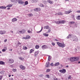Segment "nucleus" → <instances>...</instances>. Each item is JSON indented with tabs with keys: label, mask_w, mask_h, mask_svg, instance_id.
Returning <instances> with one entry per match:
<instances>
[{
	"label": "nucleus",
	"mask_w": 80,
	"mask_h": 80,
	"mask_svg": "<svg viewBox=\"0 0 80 80\" xmlns=\"http://www.w3.org/2000/svg\"><path fill=\"white\" fill-rule=\"evenodd\" d=\"M51 58H52V57L48 56V61H50V60H51Z\"/></svg>",
	"instance_id": "obj_30"
},
{
	"label": "nucleus",
	"mask_w": 80,
	"mask_h": 80,
	"mask_svg": "<svg viewBox=\"0 0 80 80\" xmlns=\"http://www.w3.org/2000/svg\"><path fill=\"white\" fill-rule=\"evenodd\" d=\"M38 5L40 7H44V6L43 4L42 3H39L38 4Z\"/></svg>",
	"instance_id": "obj_15"
},
{
	"label": "nucleus",
	"mask_w": 80,
	"mask_h": 80,
	"mask_svg": "<svg viewBox=\"0 0 80 80\" xmlns=\"http://www.w3.org/2000/svg\"><path fill=\"white\" fill-rule=\"evenodd\" d=\"M34 11H36V12H38V10L37 8H35L34 9Z\"/></svg>",
	"instance_id": "obj_47"
},
{
	"label": "nucleus",
	"mask_w": 80,
	"mask_h": 80,
	"mask_svg": "<svg viewBox=\"0 0 80 80\" xmlns=\"http://www.w3.org/2000/svg\"><path fill=\"white\" fill-rule=\"evenodd\" d=\"M39 45H37L35 46V48L36 49H38V48H39Z\"/></svg>",
	"instance_id": "obj_23"
},
{
	"label": "nucleus",
	"mask_w": 80,
	"mask_h": 80,
	"mask_svg": "<svg viewBox=\"0 0 80 80\" xmlns=\"http://www.w3.org/2000/svg\"><path fill=\"white\" fill-rule=\"evenodd\" d=\"M38 53H39L38 51H37L35 52L34 54V57H37L38 55Z\"/></svg>",
	"instance_id": "obj_16"
},
{
	"label": "nucleus",
	"mask_w": 80,
	"mask_h": 80,
	"mask_svg": "<svg viewBox=\"0 0 80 80\" xmlns=\"http://www.w3.org/2000/svg\"><path fill=\"white\" fill-rule=\"evenodd\" d=\"M2 80V76H0V80Z\"/></svg>",
	"instance_id": "obj_52"
},
{
	"label": "nucleus",
	"mask_w": 80,
	"mask_h": 80,
	"mask_svg": "<svg viewBox=\"0 0 80 80\" xmlns=\"http://www.w3.org/2000/svg\"><path fill=\"white\" fill-rule=\"evenodd\" d=\"M19 33L20 34H21V33H23V31H19Z\"/></svg>",
	"instance_id": "obj_41"
},
{
	"label": "nucleus",
	"mask_w": 80,
	"mask_h": 80,
	"mask_svg": "<svg viewBox=\"0 0 80 80\" xmlns=\"http://www.w3.org/2000/svg\"><path fill=\"white\" fill-rule=\"evenodd\" d=\"M7 39H5V40H4V42H7Z\"/></svg>",
	"instance_id": "obj_62"
},
{
	"label": "nucleus",
	"mask_w": 80,
	"mask_h": 80,
	"mask_svg": "<svg viewBox=\"0 0 80 80\" xmlns=\"http://www.w3.org/2000/svg\"><path fill=\"white\" fill-rule=\"evenodd\" d=\"M6 51V50L5 49H2V52H5Z\"/></svg>",
	"instance_id": "obj_55"
},
{
	"label": "nucleus",
	"mask_w": 80,
	"mask_h": 80,
	"mask_svg": "<svg viewBox=\"0 0 80 80\" xmlns=\"http://www.w3.org/2000/svg\"><path fill=\"white\" fill-rule=\"evenodd\" d=\"M52 44L53 46H55V43H54L53 42L52 43Z\"/></svg>",
	"instance_id": "obj_54"
},
{
	"label": "nucleus",
	"mask_w": 80,
	"mask_h": 80,
	"mask_svg": "<svg viewBox=\"0 0 80 80\" xmlns=\"http://www.w3.org/2000/svg\"><path fill=\"white\" fill-rule=\"evenodd\" d=\"M17 21V19L16 18H13L12 19V22H16V21Z\"/></svg>",
	"instance_id": "obj_18"
},
{
	"label": "nucleus",
	"mask_w": 80,
	"mask_h": 80,
	"mask_svg": "<svg viewBox=\"0 0 80 80\" xmlns=\"http://www.w3.org/2000/svg\"><path fill=\"white\" fill-rule=\"evenodd\" d=\"M6 33V31L5 30H1L0 31V34L1 35H4Z\"/></svg>",
	"instance_id": "obj_6"
},
{
	"label": "nucleus",
	"mask_w": 80,
	"mask_h": 80,
	"mask_svg": "<svg viewBox=\"0 0 80 80\" xmlns=\"http://www.w3.org/2000/svg\"><path fill=\"white\" fill-rule=\"evenodd\" d=\"M70 61L71 62H75L74 59V57L71 58H70Z\"/></svg>",
	"instance_id": "obj_12"
},
{
	"label": "nucleus",
	"mask_w": 80,
	"mask_h": 80,
	"mask_svg": "<svg viewBox=\"0 0 80 80\" xmlns=\"http://www.w3.org/2000/svg\"><path fill=\"white\" fill-rule=\"evenodd\" d=\"M47 2H48L50 4H53V2L52 1H51L50 0H48L47 1Z\"/></svg>",
	"instance_id": "obj_11"
},
{
	"label": "nucleus",
	"mask_w": 80,
	"mask_h": 80,
	"mask_svg": "<svg viewBox=\"0 0 80 80\" xmlns=\"http://www.w3.org/2000/svg\"><path fill=\"white\" fill-rule=\"evenodd\" d=\"M74 61H77V60H78V57H76V58L74 57Z\"/></svg>",
	"instance_id": "obj_26"
},
{
	"label": "nucleus",
	"mask_w": 80,
	"mask_h": 80,
	"mask_svg": "<svg viewBox=\"0 0 80 80\" xmlns=\"http://www.w3.org/2000/svg\"><path fill=\"white\" fill-rule=\"evenodd\" d=\"M75 41V42H78V38L77 37H74V40H73V41Z\"/></svg>",
	"instance_id": "obj_20"
},
{
	"label": "nucleus",
	"mask_w": 80,
	"mask_h": 80,
	"mask_svg": "<svg viewBox=\"0 0 80 80\" xmlns=\"http://www.w3.org/2000/svg\"><path fill=\"white\" fill-rule=\"evenodd\" d=\"M19 59H20V60H24L23 58H22V57H20V58H19Z\"/></svg>",
	"instance_id": "obj_48"
},
{
	"label": "nucleus",
	"mask_w": 80,
	"mask_h": 80,
	"mask_svg": "<svg viewBox=\"0 0 80 80\" xmlns=\"http://www.w3.org/2000/svg\"><path fill=\"white\" fill-rule=\"evenodd\" d=\"M38 0H32V3H36L37 2H38Z\"/></svg>",
	"instance_id": "obj_21"
},
{
	"label": "nucleus",
	"mask_w": 80,
	"mask_h": 80,
	"mask_svg": "<svg viewBox=\"0 0 80 80\" xmlns=\"http://www.w3.org/2000/svg\"><path fill=\"white\" fill-rule=\"evenodd\" d=\"M42 3H44V4H45V5L47 4V1H42Z\"/></svg>",
	"instance_id": "obj_35"
},
{
	"label": "nucleus",
	"mask_w": 80,
	"mask_h": 80,
	"mask_svg": "<svg viewBox=\"0 0 80 80\" xmlns=\"http://www.w3.org/2000/svg\"><path fill=\"white\" fill-rule=\"evenodd\" d=\"M11 2H14V3H15V0H11Z\"/></svg>",
	"instance_id": "obj_45"
},
{
	"label": "nucleus",
	"mask_w": 80,
	"mask_h": 80,
	"mask_svg": "<svg viewBox=\"0 0 80 80\" xmlns=\"http://www.w3.org/2000/svg\"><path fill=\"white\" fill-rule=\"evenodd\" d=\"M52 80H57V79L55 77V76H53L51 78Z\"/></svg>",
	"instance_id": "obj_19"
},
{
	"label": "nucleus",
	"mask_w": 80,
	"mask_h": 80,
	"mask_svg": "<svg viewBox=\"0 0 80 80\" xmlns=\"http://www.w3.org/2000/svg\"><path fill=\"white\" fill-rule=\"evenodd\" d=\"M19 0H15V3H17V2H18Z\"/></svg>",
	"instance_id": "obj_51"
},
{
	"label": "nucleus",
	"mask_w": 80,
	"mask_h": 80,
	"mask_svg": "<svg viewBox=\"0 0 80 80\" xmlns=\"http://www.w3.org/2000/svg\"><path fill=\"white\" fill-rule=\"evenodd\" d=\"M34 52V50L32 49H31L30 50L29 53H33V52Z\"/></svg>",
	"instance_id": "obj_27"
},
{
	"label": "nucleus",
	"mask_w": 80,
	"mask_h": 80,
	"mask_svg": "<svg viewBox=\"0 0 80 80\" xmlns=\"http://www.w3.org/2000/svg\"><path fill=\"white\" fill-rule=\"evenodd\" d=\"M22 39H27L26 38V37H23L22 38Z\"/></svg>",
	"instance_id": "obj_57"
},
{
	"label": "nucleus",
	"mask_w": 80,
	"mask_h": 80,
	"mask_svg": "<svg viewBox=\"0 0 80 80\" xmlns=\"http://www.w3.org/2000/svg\"><path fill=\"white\" fill-rule=\"evenodd\" d=\"M23 50H27V47H24L23 48Z\"/></svg>",
	"instance_id": "obj_43"
},
{
	"label": "nucleus",
	"mask_w": 80,
	"mask_h": 80,
	"mask_svg": "<svg viewBox=\"0 0 80 80\" xmlns=\"http://www.w3.org/2000/svg\"><path fill=\"white\" fill-rule=\"evenodd\" d=\"M42 30H43V27H42L41 29V30L39 31H37V33H40V32H41V31H42Z\"/></svg>",
	"instance_id": "obj_37"
},
{
	"label": "nucleus",
	"mask_w": 80,
	"mask_h": 80,
	"mask_svg": "<svg viewBox=\"0 0 80 80\" xmlns=\"http://www.w3.org/2000/svg\"><path fill=\"white\" fill-rule=\"evenodd\" d=\"M50 32H51V30L49 29L47 33H50Z\"/></svg>",
	"instance_id": "obj_49"
},
{
	"label": "nucleus",
	"mask_w": 80,
	"mask_h": 80,
	"mask_svg": "<svg viewBox=\"0 0 80 80\" xmlns=\"http://www.w3.org/2000/svg\"><path fill=\"white\" fill-rule=\"evenodd\" d=\"M32 28H30L29 30H28V33H32Z\"/></svg>",
	"instance_id": "obj_13"
},
{
	"label": "nucleus",
	"mask_w": 80,
	"mask_h": 80,
	"mask_svg": "<svg viewBox=\"0 0 80 80\" xmlns=\"http://www.w3.org/2000/svg\"><path fill=\"white\" fill-rule=\"evenodd\" d=\"M71 12H72V11H71V10H70L67 11H65L64 12V14H69V13H70Z\"/></svg>",
	"instance_id": "obj_3"
},
{
	"label": "nucleus",
	"mask_w": 80,
	"mask_h": 80,
	"mask_svg": "<svg viewBox=\"0 0 80 80\" xmlns=\"http://www.w3.org/2000/svg\"><path fill=\"white\" fill-rule=\"evenodd\" d=\"M65 23V21L62 20V21H60V23Z\"/></svg>",
	"instance_id": "obj_22"
},
{
	"label": "nucleus",
	"mask_w": 80,
	"mask_h": 80,
	"mask_svg": "<svg viewBox=\"0 0 80 80\" xmlns=\"http://www.w3.org/2000/svg\"><path fill=\"white\" fill-rule=\"evenodd\" d=\"M10 80H13V78H11L10 79Z\"/></svg>",
	"instance_id": "obj_58"
},
{
	"label": "nucleus",
	"mask_w": 80,
	"mask_h": 80,
	"mask_svg": "<svg viewBox=\"0 0 80 80\" xmlns=\"http://www.w3.org/2000/svg\"><path fill=\"white\" fill-rule=\"evenodd\" d=\"M19 67L21 69L23 70H25V67L23 66L22 65H20Z\"/></svg>",
	"instance_id": "obj_8"
},
{
	"label": "nucleus",
	"mask_w": 80,
	"mask_h": 80,
	"mask_svg": "<svg viewBox=\"0 0 80 80\" xmlns=\"http://www.w3.org/2000/svg\"><path fill=\"white\" fill-rule=\"evenodd\" d=\"M50 72V69H47L46 70V72Z\"/></svg>",
	"instance_id": "obj_38"
},
{
	"label": "nucleus",
	"mask_w": 80,
	"mask_h": 80,
	"mask_svg": "<svg viewBox=\"0 0 80 80\" xmlns=\"http://www.w3.org/2000/svg\"><path fill=\"white\" fill-rule=\"evenodd\" d=\"M56 23H57V24H60V21H58L57 22H55Z\"/></svg>",
	"instance_id": "obj_33"
},
{
	"label": "nucleus",
	"mask_w": 80,
	"mask_h": 80,
	"mask_svg": "<svg viewBox=\"0 0 80 80\" xmlns=\"http://www.w3.org/2000/svg\"><path fill=\"white\" fill-rule=\"evenodd\" d=\"M73 37V36L72 34L69 35L67 37V39H68V38H72Z\"/></svg>",
	"instance_id": "obj_9"
},
{
	"label": "nucleus",
	"mask_w": 80,
	"mask_h": 80,
	"mask_svg": "<svg viewBox=\"0 0 80 80\" xmlns=\"http://www.w3.org/2000/svg\"><path fill=\"white\" fill-rule=\"evenodd\" d=\"M58 14L59 15H63V13L61 12H58Z\"/></svg>",
	"instance_id": "obj_36"
},
{
	"label": "nucleus",
	"mask_w": 80,
	"mask_h": 80,
	"mask_svg": "<svg viewBox=\"0 0 80 80\" xmlns=\"http://www.w3.org/2000/svg\"><path fill=\"white\" fill-rule=\"evenodd\" d=\"M12 70L14 72H15L17 71V69H13Z\"/></svg>",
	"instance_id": "obj_40"
},
{
	"label": "nucleus",
	"mask_w": 80,
	"mask_h": 80,
	"mask_svg": "<svg viewBox=\"0 0 80 80\" xmlns=\"http://www.w3.org/2000/svg\"><path fill=\"white\" fill-rule=\"evenodd\" d=\"M77 48H78V49L79 50H80V47H79V46H77Z\"/></svg>",
	"instance_id": "obj_53"
},
{
	"label": "nucleus",
	"mask_w": 80,
	"mask_h": 80,
	"mask_svg": "<svg viewBox=\"0 0 80 80\" xmlns=\"http://www.w3.org/2000/svg\"><path fill=\"white\" fill-rule=\"evenodd\" d=\"M43 35L44 36H45V37H48V34L46 33H43Z\"/></svg>",
	"instance_id": "obj_24"
},
{
	"label": "nucleus",
	"mask_w": 80,
	"mask_h": 80,
	"mask_svg": "<svg viewBox=\"0 0 80 80\" xmlns=\"http://www.w3.org/2000/svg\"><path fill=\"white\" fill-rule=\"evenodd\" d=\"M72 17L74 18V20H75V16L74 15H72Z\"/></svg>",
	"instance_id": "obj_56"
},
{
	"label": "nucleus",
	"mask_w": 80,
	"mask_h": 80,
	"mask_svg": "<svg viewBox=\"0 0 80 80\" xmlns=\"http://www.w3.org/2000/svg\"><path fill=\"white\" fill-rule=\"evenodd\" d=\"M44 29H49V26H44L43 28Z\"/></svg>",
	"instance_id": "obj_14"
},
{
	"label": "nucleus",
	"mask_w": 80,
	"mask_h": 80,
	"mask_svg": "<svg viewBox=\"0 0 80 80\" xmlns=\"http://www.w3.org/2000/svg\"><path fill=\"white\" fill-rule=\"evenodd\" d=\"M46 67H50V62H47L46 63Z\"/></svg>",
	"instance_id": "obj_10"
},
{
	"label": "nucleus",
	"mask_w": 80,
	"mask_h": 80,
	"mask_svg": "<svg viewBox=\"0 0 80 80\" xmlns=\"http://www.w3.org/2000/svg\"><path fill=\"white\" fill-rule=\"evenodd\" d=\"M57 43L58 46L60 47L63 48L65 47V44L63 43H61L59 42H57Z\"/></svg>",
	"instance_id": "obj_1"
},
{
	"label": "nucleus",
	"mask_w": 80,
	"mask_h": 80,
	"mask_svg": "<svg viewBox=\"0 0 80 80\" xmlns=\"http://www.w3.org/2000/svg\"><path fill=\"white\" fill-rule=\"evenodd\" d=\"M24 2L22 0H19L18 1V3L20 5H23L24 4Z\"/></svg>",
	"instance_id": "obj_5"
},
{
	"label": "nucleus",
	"mask_w": 80,
	"mask_h": 80,
	"mask_svg": "<svg viewBox=\"0 0 80 80\" xmlns=\"http://www.w3.org/2000/svg\"><path fill=\"white\" fill-rule=\"evenodd\" d=\"M59 72L61 73H65L66 72V70L64 69H63L62 70H59Z\"/></svg>",
	"instance_id": "obj_4"
},
{
	"label": "nucleus",
	"mask_w": 80,
	"mask_h": 80,
	"mask_svg": "<svg viewBox=\"0 0 80 80\" xmlns=\"http://www.w3.org/2000/svg\"><path fill=\"white\" fill-rule=\"evenodd\" d=\"M37 9H38V11H40V10H41V9H40V8H37Z\"/></svg>",
	"instance_id": "obj_46"
},
{
	"label": "nucleus",
	"mask_w": 80,
	"mask_h": 80,
	"mask_svg": "<svg viewBox=\"0 0 80 80\" xmlns=\"http://www.w3.org/2000/svg\"><path fill=\"white\" fill-rule=\"evenodd\" d=\"M55 15H58V13H56L55 14Z\"/></svg>",
	"instance_id": "obj_61"
},
{
	"label": "nucleus",
	"mask_w": 80,
	"mask_h": 80,
	"mask_svg": "<svg viewBox=\"0 0 80 80\" xmlns=\"http://www.w3.org/2000/svg\"><path fill=\"white\" fill-rule=\"evenodd\" d=\"M14 62V61L13 59H9L8 60V62L10 64H11V63H13Z\"/></svg>",
	"instance_id": "obj_7"
},
{
	"label": "nucleus",
	"mask_w": 80,
	"mask_h": 80,
	"mask_svg": "<svg viewBox=\"0 0 80 80\" xmlns=\"http://www.w3.org/2000/svg\"><path fill=\"white\" fill-rule=\"evenodd\" d=\"M26 39H29V38H30V37L29 36H26Z\"/></svg>",
	"instance_id": "obj_32"
},
{
	"label": "nucleus",
	"mask_w": 80,
	"mask_h": 80,
	"mask_svg": "<svg viewBox=\"0 0 80 80\" xmlns=\"http://www.w3.org/2000/svg\"><path fill=\"white\" fill-rule=\"evenodd\" d=\"M5 64V62L3 61H0V65H4Z\"/></svg>",
	"instance_id": "obj_29"
},
{
	"label": "nucleus",
	"mask_w": 80,
	"mask_h": 80,
	"mask_svg": "<svg viewBox=\"0 0 80 80\" xmlns=\"http://www.w3.org/2000/svg\"><path fill=\"white\" fill-rule=\"evenodd\" d=\"M12 5L11 4H9L6 6V7H12Z\"/></svg>",
	"instance_id": "obj_25"
},
{
	"label": "nucleus",
	"mask_w": 80,
	"mask_h": 80,
	"mask_svg": "<svg viewBox=\"0 0 80 80\" xmlns=\"http://www.w3.org/2000/svg\"><path fill=\"white\" fill-rule=\"evenodd\" d=\"M42 50L47 49V48H48V46L46 45H43L42 46Z\"/></svg>",
	"instance_id": "obj_2"
},
{
	"label": "nucleus",
	"mask_w": 80,
	"mask_h": 80,
	"mask_svg": "<svg viewBox=\"0 0 80 80\" xmlns=\"http://www.w3.org/2000/svg\"><path fill=\"white\" fill-rule=\"evenodd\" d=\"M40 77H43V75L42 74H40Z\"/></svg>",
	"instance_id": "obj_63"
},
{
	"label": "nucleus",
	"mask_w": 80,
	"mask_h": 80,
	"mask_svg": "<svg viewBox=\"0 0 80 80\" xmlns=\"http://www.w3.org/2000/svg\"><path fill=\"white\" fill-rule=\"evenodd\" d=\"M71 78L72 77L70 75L68 77V80H69V79H71Z\"/></svg>",
	"instance_id": "obj_42"
},
{
	"label": "nucleus",
	"mask_w": 80,
	"mask_h": 80,
	"mask_svg": "<svg viewBox=\"0 0 80 80\" xmlns=\"http://www.w3.org/2000/svg\"><path fill=\"white\" fill-rule=\"evenodd\" d=\"M28 1H26L25 2V4H24L23 5V6H25V5H28Z\"/></svg>",
	"instance_id": "obj_28"
},
{
	"label": "nucleus",
	"mask_w": 80,
	"mask_h": 80,
	"mask_svg": "<svg viewBox=\"0 0 80 80\" xmlns=\"http://www.w3.org/2000/svg\"><path fill=\"white\" fill-rule=\"evenodd\" d=\"M59 64H60V63H59V62H58L55 63V66H58V65Z\"/></svg>",
	"instance_id": "obj_31"
},
{
	"label": "nucleus",
	"mask_w": 80,
	"mask_h": 80,
	"mask_svg": "<svg viewBox=\"0 0 80 80\" xmlns=\"http://www.w3.org/2000/svg\"><path fill=\"white\" fill-rule=\"evenodd\" d=\"M77 20H80V16H78L76 17Z\"/></svg>",
	"instance_id": "obj_34"
},
{
	"label": "nucleus",
	"mask_w": 80,
	"mask_h": 80,
	"mask_svg": "<svg viewBox=\"0 0 80 80\" xmlns=\"http://www.w3.org/2000/svg\"><path fill=\"white\" fill-rule=\"evenodd\" d=\"M46 76L47 78H49V75H47Z\"/></svg>",
	"instance_id": "obj_50"
},
{
	"label": "nucleus",
	"mask_w": 80,
	"mask_h": 80,
	"mask_svg": "<svg viewBox=\"0 0 80 80\" xmlns=\"http://www.w3.org/2000/svg\"><path fill=\"white\" fill-rule=\"evenodd\" d=\"M28 17H32V16H33V15L32 13L29 14H28Z\"/></svg>",
	"instance_id": "obj_39"
},
{
	"label": "nucleus",
	"mask_w": 80,
	"mask_h": 80,
	"mask_svg": "<svg viewBox=\"0 0 80 80\" xmlns=\"http://www.w3.org/2000/svg\"><path fill=\"white\" fill-rule=\"evenodd\" d=\"M77 12L78 13H80V11H78Z\"/></svg>",
	"instance_id": "obj_64"
},
{
	"label": "nucleus",
	"mask_w": 80,
	"mask_h": 80,
	"mask_svg": "<svg viewBox=\"0 0 80 80\" xmlns=\"http://www.w3.org/2000/svg\"><path fill=\"white\" fill-rule=\"evenodd\" d=\"M70 23L71 24H73V23H75V22L73 21H71L70 22Z\"/></svg>",
	"instance_id": "obj_44"
},
{
	"label": "nucleus",
	"mask_w": 80,
	"mask_h": 80,
	"mask_svg": "<svg viewBox=\"0 0 80 80\" xmlns=\"http://www.w3.org/2000/svg\"><path fill=\"white\" fill-rule=\"evenodd\" d=\"M53 63H51V64H50V65L51 66H53Z\"/></svg>",
	"instance_id": "obj_59"
},
{
	"label": "nucleus",
	"mask_w": 80,
	"mask_h": 80,
	"mask_svg": "<svg viewBox=\"0 0 80 80\" xmlns=\"http://www.w3.org/2000/svg\"><path fill=\"white\" fill-rule=\"evenodd\" d=\"M0 8L1 9H6V8H6V7L5 6H1L0 7Z\"/></svg>",
	"instance_id": "obj_17"
},
{
	"label": "nucleus",
	"mask_w": 80,
	"mask_h": 80,
	"mask_svg": "<svg viewBox=\"0 0 80 80\" xmlns=\"http://www.w3.org/2000/svg\"><path fill=\"white\" fill-rule=\"evenodd\" d=\"M18 45H21V43H20V42H18Z\"/></svg>",
	"instance_id": "obj_60"
}]
</instances>
